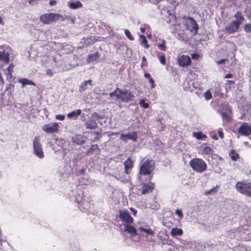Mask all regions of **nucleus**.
<instances>
[{"label": "nucleus", "instance_id": "1", "mask_svg": "<svg viewBox=\"0 0 251 251\" xmlns=\"http://www.w3.org/2000/svg\"><path fill=\"white\" fill-rule=\"evenodd\" d=\"M111 98H115L116 100H120L123 102L127 103L134 100V94L128 90H122L119 88H116L115 90L109 93Z\"/></svg>", "mask_w": 251, "mask_h": 251}, {"label": "nucleus", "instance_id": "2", "mask_svg": "<svg viewBox=\"0 0 251 251\" xmlns=\"http://www.w3.org/2000/svg\"><path fill=\"white\" fill-rule=\"evenodd\" d=\"M234 17L236 18V20H233L229 23L225 27V30L228 34H233L238 31L240 25L242 24L245 20L242 13L239 11H237L234 14Z\"/></svg>", "mask_w": 251, "mask_h": 251}, {"label": "nucleus", "instance_id": "3", "mask_svg": "<svg viewBox=\"0 0 251 251\" xmlns=\"http://www.w3.org/2000/svg\"><path fill=\"white\" fill-rule=\"evenodd\" d=\"M65 19L61 14L53 13L44 14L40 17V22L44 25H49L59 20L64 21Z\"/></svg>", "mask_w": 251, "mask_h": 251}, {"label": "nucleus", "instance_id": "4", "mask_svg": "<svg viewBox=\"0 0 251 251\" xmlns=\"http://www.w3.org/2000/svg\"><path fill=\"white\" fill-rule=\"evenodd\" d=\"M189 165L194 171L200 173L205 171L207 168L205 162L202 159L199 158L191 159L189 162Z\"/></svg>", "mask_w": 251, "mask_h": 251}, {"label": "nucleus", "instance_id": "5", "mask_svg": "<svg viewBox=\"0 0 251 251\" xmlns=\"http://www.w3.org/2000/svg\"><path fill=\"white\" fill-rule=\"evenodd\" d=\"M154 169V162L151 159H147L140 166L139 174L141 175H150Z\"/></svg>", "mask_w": 251, "mask_h": 251}, {"label": "nucleus", "instance_id": "6", "mask_svg": "<svg viewBox=\"0 0 251 251\" xmlns=\"http://www.w3.org/2000/svg\"><path fill=\"white\" fill-rule=\"evenodd\" d=\"M235 188L240 193L251 197V183L238 181L235 185Z\"/></svg>", "mask_w": 251, "mask_h": 251}, {"label": "nucleus", "instance_id": "7", "mask_svg": "<svg viewBox=\"0 0 251 251\" xmlns=\"http://www.w3.org/2000/svg\"><path fill=\"white\" fill-rule=\"evenodd\" d=\"M185 20L186 29L190 30L194 34L198 33L199 25L195 21V19L191 17H186L184 16L181 18Z\"/></svg>", "mask_w": 251, "mask_h": 251}, {"label": "nucleus", "instance_id": "8", "mask_svg": "<svg viewBox=\"0 0 251 251\" xmlns=\"http://www.w3.org/2000/svg\"><path fill=\"white\" fill-rule=\"evenodd\" d=\"M33 146L35 154L40 158H43L44 154L42 149V145L40 142V139L38 136L35 137L34 139Z\"/></svg>", "mask_w": 251, "mask_h": 251}, {"label": "nucleus", "instance_id": "9", "mask_svg": "<svg viewBox=\"0 0 251 251\" xmlns=\"http://www.w3.org/2000/svg\"><path fill=\"white\" fill-rule=\"evenodd\" d=\"M119 217L121 221L126 224H131L133 223L134 219L130 215L127 210H120Z\"/></svg>", "mask_w": 251, "mask_h": 251}, {"label": "nucleus", "instance_id": "10", "mask_svg": "<svg viewBox=\"0 0 251 251\" xmlns=\"http://www.w3.org/2000/svg\"><path fill=\"white\" fill-rule=\"evenodd\" d=\"M59 125L57 123H52L43 126L42 129L43 131L48 134H51L58 132Z\"/></svg>", "mask_w": 251, "mask_h": 251}, {"label": "nucleus", "instance_id": "11", "mask_svg": "<svg viewBox=\"0 0 251 251\" xmlns=\"http://www.w3.org/2000/svg\"><path fill=\"white\" fill-rule=\"evenodd\" d=\"M104 39V37L97 36H89L83 39L84 44L86 46L92 45L97 42L102 41Z\"/></svg>", "mask_w": 251, "mask_h": 251}, {"label": "nucleus", "instance_id": "12", "mask_svg": "<svg viewBox=\"0 0 251 251\" xmlns=\"http://www.w3.org/2000/svg\"><path fill=\"white\" fill-rule=\"evenodd\" d=\"M177 61L181 67L189 66L191 64V59L187 55H181L177 56Z\"/></svg>", "mask_w": 251, "mask_h": 251}, {"label": "nucleus", "instance_id": "13", "mask_svg": "<svg viewBox=\"0 0 251 251\" xmlns=\"http://www.w3.org/2000/svg\"><path fill=\"white\" fill-rule=\"evenodd\" d=\"M138 138V134L136 131L128 132L127 134H121L120 139L124 142H127V139H130L133 142H136Z\"/></svg>", "mask_w": 251, "mask_h": 251}, {"label": "nucleus", "instance_id": "14", "mask_svg": "<svg viewBox=\"0 0 251 251\" xmlns=\"http://www.w3.org/2000/svg\"><path fill=\"white\" fill-rule=\"evenodd\" d=\"M238 132L242 135H250L251 134V126L247 123H244L238 128Z\"/></svg>", "mask_w": 251, "mask_h": 251}, {"label": "nucleus", "instance_id": "15", "mask_svg": "<svg viewBox=\"0 0 251 251\" xmlns=\"http://www.w3.org/2000/svg\"><path fill=\"white\" fill-rule=\"evenodd\" d=\"M154 183L150 181L148 184L143 183L142 187L139 190L141 191L142 195L151 193L154 189Z\"/></svg>", "mask_w": 251, "mask_h": 251}, {"label": "nucleus", "instance_id": "16", "mask_svg": "<svg viewBox=\"0 0 251 251\" xmlns=\"http://www.w3.org/2000/svg\"><path fill=\"white\" fill-rule=\"evenodd\" d=\"M125 173L127 175H129L134 166V161L130 157H128L124 163Z\"/></svg>", "mask_w": 251, "mask_h": 251}, {"label": "nucleus", "instance_id": "17", "mask_svg": "<svg viewBox=\"0 0 251 251\" xmlns=\"http://www.w3.org/2000/svg\"><path fill=\"white\" fill-rule=\"evenodd\" d=\"M72 141L77 145H81L86 142V139L82 135L76 134L72 137Z\"/></svg>", "mask_w": 251, "mask_h": 251}, {"label": "nucleus", "instance_id": "18", "mask_svg": "<svg viewBox=\"0 0 251 251\" xmlns=\"http://www.w3.org/2000/svg\"><path fill=\"white\" fill-rule=\"evenodd\" d=\"M124 227V231L130 234L132 237L137 234L136 229L134 226H131V224H125Z\"/></svg>", "mask_w": 251, "mask_h": 251}, {"label": "nucleus", "instance_id": "19", "mask_svg": "<svg viewBox=\"0 0 251 251\" xmlns=\"http://www.w3.org/2000/svg\"><path fill=\"white\" fill-rule=\"evenodd\" d=\"M206 143L201 146V153L205 155H211L214 153V150L209 146H204Z\"/></svg>", "mask_w": 251, "mask_h": 251}, {"label": "nucleus", "instance_id": "20", "mask_svg": "<svg viewBox=\"0 0 251 251\" xmlns=\"http://www.w3.org/2000/svg\"><path fill=\"white\" fill-rule=\"evenodd\" d=\"M85 126L86 128L90 129H95L98 127V125L96 122L92 119L86 122Z\"/></svg>", "mask_w": 251, "mask_h": 251}, {"label": "nucleus", "instance_id": "21", "mask_svg": "<svg viewBox=\"0 0 251 251\" xmlns=\"http://www.w3.org/2000/svg\"><path fill=\"white\" fill-rule=\"evenodd\" d=\"M0 60L5 63H8L9 61V54L4 50L0 51Z\"/></svg>", "mask_w": 251, "mask_h": 251}, {"label": "nucleus", "instance_id": "22", "mask_svg": "<svg viewBox=\"0 0 251 251\" xmlns=\"http://www.w3.org/2000/svg\"><path fill=\"white\" fill-rule=\"evenodd\" d=\"M100 57V54L98 51L95 52L93 53L90 54L87 58V62L88 63L93 62L96 60Z\"/></svg>", "mask_w": 251, "mask_h": 251}, {"label": "nucleus", "instance_id": "23", "mask_svg": "<svg viewBox=\"0 0 251 251\" xmlns=\"http://www.w3.org/2000/svg\"><path fill=\"white\" fill-rule=\"evenodd\" d=\"M139 229L140 231L144 232L145 233L146 237H147L148 236L150 235L151 236H154V231L150 228H145L143 227H140Z\"/></svg>", "mask_w": 251, "mask_h": 251}, {"label": "nucleus", "instance_id": "24", "mask_svg": "<svg viewBox=\"0 0 251 251\" xmlns=\"http://www.w3.org/2000/svg\"><path fill=\"white\" fill-rule=\"evenodd\" d=\"M92 81L89 79L88 80H85L84 82H82L79 87V91L82 92L87 89V85L88 84L91 85Z\"/></svg>", "mask_w": 251, "mask_h": 251}, {"label": "nucleus", "instance_id": "25", "mask_svg": "<svg viewBox=\"0 0 251 251\" xmlns=\"http://www.w3.org/2000/svg\"><path fill=\"white\" fill-rule=\"evenodd\" d=\"M159 42L157 44L158 49L161 50L165 51L166 50V41L164 39H159Z\"/></svg>", "mask_w": 251, "mask_h": 251}, {"label": "nucleus", "instance_id": "26", "mask_svg": "<svg viewBox=\"0 0 251 251\" xmlns=\"http://www.w3.org/2000/svg\"><path fill=\"white\" fill-rule=\"evenodd\" d=\"M19 82L22 84L23 87H24L25 85H31L33 86H36L35 83L27 78H22L19 80Z\"/></svg>", "mask_w": 251, "mask_h": 251}, {"label": "nucleus", "instance_id": "27", "mask_svg": "<svg viewBox=\"0 0 251 251\" xmlns=\"http://www.w3.org/2000/svg\"><path fill=\"white\" fill-rule=\"evenodd\" d=\"M81 113V110L80 109H77L76 110L73 111L72 112L69 113L67 114V117L69 118H75L79 116Z\"/></svg>", "mask_w": 251, "mask_h": 251}, {"label": "nucleus", "instance_id": "28", "mask_svg": "<svg viewBox=\"0 0 251 251\" xmlns=\"http://www.w3.org/2000/svg\"><path fill=\"white\" fill-rule=\"evenodd\" d=\"M69 7L71 9H75L82 7V4L80 1L71 2Z\"/></svg>", "mask_w": 251, "mask_h": 251}, {"label": "nucleus", "instance_id": "29", "mask_svg": "<svg viewBox=\"0 0 251 251\" xmlns=\"http://www.w3.org/2000/svg\"><path fill=\"white\" fill-rule=\"evenodd\" d=\"M229 156L233 161H236L239 158V155L235 151L232 150L229 152Z\"/></svg>", "mask_w": 251, "mask_h": 251}, {"label": "nucleus", "instance_id": "30", "mask_svg": "<svg viewBox=\"0 0 251 251\" xmlns=\"http://www.w3.org/2000/svg\"><path fill=\"white\" fill-rule=\"evenodd\" d=\"M183 233V231L181 228H174L171 231V234L172 235H181Z\"/></svg>", "mask_w": 251, "mask_h": 251}, {"label": "nucleus", "instance_id": "31", "mask_svg": "<svg viewBox=\"0 0 251 251\" xmlns=\"http://www.w3.org/2000/svg\"><path fill=\"white\" fill-rule=\"evenodd\" d=\"M193 136L198 140L202 139L206 137V136L203 134L202 132H197L193 133Z\"/></svg>", "mask_w": 251, "mask_h": 251}, {"label": "nucleus", "instance_id": "32", "mask_svg": "<svg viewBox=\"0 0 251 251\" xmlns=\"http://www.w3.org/2000/svg\"><path fill=\"white\" fill-rule=\"evenodd\" d=\"M221 115L224 121L229 122L231 120V118L227 112H221Z\"/></svg>", "mask_w": 251, "mask_h": 251}, {"label": "nucleus", "instance_id": "33", "mask_svg": "<svg viewBox=\"0 0 251 251\" xmlns=\"http://www.w3.org/2000/svg\"><path fill=\"white\" fill-rule=\"evenodd\" d=\"M140 37L142 39V43L144 45L145 48H149V45L148 43V41L146 39V37L144 35H141Z\"/></svg>", "mask_w": 251, "mask_h": 251}, {"label": "nucleus", "instance_id": "34", "mask_svg": "<svg viewBox=\"0 0 251 251\" xmlns=\"http://www.w3.org/2000/svg\"><path fill=\"white\" fill-rule=\"evenodd\" d=\"M92 133L96 135V136L92 140L93 142H95L100 139L102 135L100 132L93 131Z\"/></svg>", "mask_w": 251, "mask_h": 251}, {"label": "nucleus", "instance_id": "35", "mask_svg": "<svg viewBox=\"0 0 251 251\" xmlns=\"http://www.w3.org/2000/svg\"><path fill=\"white\" fill-rule=\"evenodd\" d=\"M14 66V65L11 64L7 68L8 75H9L10 78H11L12 77V73L13 72Z\"/></svg>", "mask_w": 251, "mask_h": 251}, {"label": "nucleus", "instance_id": "36", "mask_svg": "<svg viewBox=\"0 0 251 251\" xmlns=\"http://www.w3.org/2000/svg\"><path fill=\"white\" fill-rule=\"evenodd\" d=\"M218 186H217L214 187V188L211 189L210 190L205 191V192H204L205 195L208 196V195L212 194V193H217V188H218Z\"/></svg>", "mask_w": 251, "mask_h": 251}, {"label": "nucleus", "instance_id": "37", "mask_svg": "<svg viewBox=\"0 0 251 251\" xmlns=\"http://www.w3.org/2000/svg\"><path fill=\"white\" fill-rule=\"evenodd\" d=\"M139 104L141 107L144 108H148L149 107V104L146 102L144 100H141L139 101Z\"/></svg>", "mask_w": 251, "mask_h": 251}, {"label": "nucleus", "instance_id": "38", "mask_svg": "<svg viewBox=\"0 0 251 251\" xmlns=\"http://www.w3.org/2000/svg\"><path fill=\"white\" fill-rule=\"evenodd\" d=\"M99 147L97 144L92 145L91 148L87 151V153H92L93 151L98 150Z\"/></svg>", "mask_w": 251, "mask_h": 251}, {"label": "nucleus", "instance_id": "39", "mask_svg": "<svg viewBox=\"0 0 251 251\" xmlns=\"http://www.w3.org/2000/svg\"><path fill=\"white\" fill-rule=\"evenodd\" d=\"M158 59L161 64L165 65H166V57L164 54L160 55L158 56Z\"/></svg>", "mask_w": 251, "mask_h": 251}, {"label": "nucleus", "instance_id": "40", "mask_svg": "<svg viewBox=\"0 0 251 251\" xmlns=\"http://www.w3.org/2000/svg\"><path fill=\"white\" fill-rule=\"evenodd\" d=\"M244 29L246 32L251 33V25L250 24H245L244 26Z\"/></svg>", "mask_w": 251, "mask_h": 251}, {"label": "nucleus", "instance_id": "41", "mask_svg": "<svg viewBox=\"0 0 251 251\" xmlns=\"http://www.w3.org/2000/svg\"><path fill=\"white\" fill-rule=\"evenodd\" d=\"M125 33L126 35V36L130 40H134V38L132 36L131 33H130V32L127 30V29H126L125 30Z\"/></svg>", "mask_w": 251, "mask_h": 251}, {"label": "nucleus", "instance_id": "42", "mask_svg": "<svg viewBox=\"0 0 251 251\" xmlns=\"http://www.w3.org/2000/svg\"><path fill=\"white\" fill-rule=\"evenodd\" d=\"M204 96L206 100H209L212 98V94L209 90L206 91L204 93Z\"/></svg>", "mask_w": 251, "mask_h": 251}, {"label": "nucleus", "instance_id": "43", "mask_svg": "<svg viewBox=\"0 0 251 251\" xmlns=\"http://www.w3.org/2000/svg\"><path fill=\"white\" fill-rule=\"evenodd\" d=\"M175 213L180 219H182L183 218V214L181 210L177 209L176 210Z\"/></svg>", "mask_w": 251, "mask_h": 251}, {"label": "nucleus", "instance_id": "44", "mask_svg": "<svg viewBox=\"0 0 251 251\" xmlns=\"http://www.w3.org/2000/svg\"><path fill=\"white\" fill-rule=\"evenodd\" d=\"M55 118L57 120L63 121L65 119V116L64 115H57L55 116Z\"/></svg>", "mask_w": 251, "mask_h": 251}, {"label": "nucleus", "instance_id": "45", "mask_svg": "<svg viewBox=\"0 0 251 251\" xmlns=\"http://www.w3.org/2000/svg\"><path fill=\"white\" fill-rule=\"evenodd\" d=\"M149 82L151 84V88H154L155 87V85L154 84V81L152 78H150Z\"/></svg>", "mask_w": 251, "mask_h": 251}, {"label": "nucleus", "instance_id": "46", "mask_svg": "<svg viewBox=\"0 0 251 251\" xmlns=\"http://www.w3.org/2000/svg\"><path fill=\"white\" fill-rule=\"evenodd\" d=\"M191 56L193 59H198L200 57L199 55L196 53H192Z\"/></svg>", "mask_w": 251, "mask_h": 251}, {"label": "nucleus", "instance_id": "47", "mask_svg": "<svg viewBox=\"0 0 251 251\" xmlns=\"http://www.w3.org/2000/svg\"><path fill=\"white\" fill-rule=\"evenodd\" d=\"M46 73L49 76H52L53 75L52 71L50 69H48L46 71Z\"/></svg>", "mask_w": 251, "mask_h": 251}, {"label": "nucleus", "instance_id": "48", "mask_svg": "<svg viewBox=\"0 0 251 251\" xmlns=\"http://www.w3.org/2000/svg\"><path fill=\"white\" fill-rule=\"evenodd\" d=\"M130 210L132 211L133 212V215L134 216H136V215H137V211L136 210H135L134 208H132V207H130L129 208Z\"/></svg>", "mask_w": 251, "mask_h": 251}, {"label": "nucleus", "instance_id": "49", "mask_svg": "<svg viewBox=\"0 0 251 251\" xmlns=\"http://www.w3.org/2000/svg\"><path fill=\"white\" fill-rule=\"evenodd\" d=\"M57 2L56 0H51L49 2V4L50 5V6H53V5H55L56 4Z\"/></svg>", "mask_w": 251, "mask_h": 251}, {"label": "nucleus", "instance_id": "50", "mask_svg": "<svg viewBox=\"0 0 251 251\" xmlns=\"http://www.w3.org/2000/svg\"><path fill=\"white\" fill-rule=\"evenodd\" d=\"M226 61V59H221L220 60H218L217 61V63H218V64H222L225 63V62Z\"/></svg>", "mask_w": 251, "mask_h": 251}, {"label": "nucleus", "instance_id": "51", "mask_svg": "<svg viewBox=\"0 0 251 251\" xmlns=\"http://www.w3.org/2000/svg\"><path fill=\"white\" fill-rule=\"evenodd\" d=\"M218 134L219 135V136L221 138L223 139L224 138V133L222 131H218Z\"/></svg>", "mask_w": 251, "mask_h": 251}, {"label": "nucleus", "instance_id": "52", "mask_svg": "<svg viewBox=\"0 0 251 251\" xmlns=\"http://www.w3.org/2000/svg\"><path fill=\"white\" fill-rule=\"evenodd\" d=\"M144 76H145V77L148 78H149V79H150V78H151V75L149 73H145L144 74Z\"/></svg>", "mask_w": 251, "mask_h": 251}, {"label": "nucleus", "instance_id": "53", "mask_svg": "<svg viewBox=\"0 0 251 251\" xmlns=\"http://www.w3.org/2000/svg\"><path fill=\"white\" fill-rule=\"evenodd\" d=\"M232 77V75L231 74H227L225 76V78H231Z\"/></svg>", "mask_w": 251, "mask_h": 251}, {"label": "nucleus", "instance_id": "54", "mask_svg": "<svg viewBox=\"0 0 251 251\" xmlns=\"http://www.w3.org/2000/svg\"><path fill=\"white\" fill-rule=\"evenodd\" d=\"M39 0H28L29 4H32L33 2L38 1Z\"/></svg>", "mask_w": 251, "mask_h": 251}, {"label": "nucleus", "instance_id": "55", "mask_svg": "<svg viewBox=\"0 0 251 251\" xmlns=\"http://www.w3.org/2000/svg\"><path fill=\"white\" fill-rule=\"evenodd\" d=\"M0 24L2 25H4V22H3V19L1 17H0Z\"/></svg>", "mask_w": 251, "mask_h": 251}, {"label": "nucleus", "instance_id": "56", "mask_svg": "<svg viewBox=\"0 0 251 251\" xmlns=\"http://www.w3.org/2000/svg\"><path fill=\"white\" fill-rule=\"evenodd\" d=\"M227 82L230 84H234V81L233 80H227Z\"/></svg>", "mask_w": 251, "mask_h": 251}, {"label": "nucleus", "instance_id": "57", "mask_svg": "<svg viewBox=\"0 0 251 251\" xmlns=\"http://www.w3.org/2000/svg\"><path fill=\"white\" fill-rule=\"evenodd\" d=\"M142 60L144 62H146L147 59H146L145 56H144L142 57Z\"/></svg>", "mask_w": 251, "mask_h": 251}, {"label": "nucleus", "instance_id": "58", "mask_svg": "<svg viewBox=\"0 0 251 251\" xmlns=\"http://www.w3.org/2000/svg\"><path fill=\"white\" fill-rule=\"evenodd\" d=\"M0 82H1V83L3 84L4 83V80H3V78H2V77L1 76H0Z\"/></svg>", "mask_w": 251, "mask_h": 251}, {"label": "nucleus", "instance_id": "59", "mask_svg": "<svg viewBox=\"0 0 251 251\" xmlns=\"http://www.w3.org/2000/svg\"><path fill=\"white\" fill-rule=\"evenodd\" d=\"M11 84H9V85H8V86H6V90H8L9 89H10V88H11Z\"/></svg>", "mask_w": 251, "mask_h": 251}, {"label": "nucleus", "instance_id": "60", "mask_svg": "<svg viewBox=\"0 0 251 251\" xmlns=\"http://www.w3.org/2000/svg\"><path fill=\"white\" fill-rule=\"evenodd\" d=\"M213 138L215 140H217L218 137L216 135H215L213 136Z\"/></svg>", "mask_w": 251, "mask_h": 251}, {"label": "nucleus", "instance_id": "61", "mask_svg": "<svg viewBox=\"0 0 251 251\" xmlns=\"http://www.w3.org/2000/svg\"><path fill=\"white\" fill-rule=\"evenodd\" d=\"M141 30L142 31V32H144L145 31V29L143 28H141Z\"/></svg>", "mask_w": 251, "mask_h": 251}, {"label": "nucleus", "instance_id": "62", "mask_svg": "<svg viewBox=\"0 0 251 251\" xmlns=\"http://www.w3.org/2000/svg\"><path fill=\"white\" fill-rule=\"evenodd\" d=\"M145 64H143V63H141V67H143V66H145Z\"/></svg>", "mask_w": 251, "mask_h": 251}, {"label": "nucleus", "instance_id": "63", "mask_svg": "<svg viewBox=\"0 0 251 251\" xmlns=\"http://www.w3.org/2000/svg\"><path fill=\"white\" fill-rule=\"evenodd\" d=\"M152 176H150L149 180H151V179Z\"/></svg>", "mask_w": 251, "mask_h": 251}]
</instances>
